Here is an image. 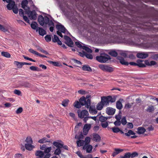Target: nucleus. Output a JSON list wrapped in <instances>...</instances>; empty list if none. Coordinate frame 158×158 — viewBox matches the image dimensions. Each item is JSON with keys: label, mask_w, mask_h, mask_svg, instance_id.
<instances>
[{"label": "nucleus", "mask_w": 158, "mask_h": 158, "mask_svg": "<svg viewBox=\"0 0 158 158\" xmlns=\"http://www.w3.org/2000/svg\"><path fill=\"white\" fill-rule=\"evenodd\" d=\"M99 67L102 70L108 72H111L114 70L113 67L107 65L100 64L99 65Z\"/></svg>", "instance_id": "0eeeda50"}, {"label": "nucleus", "mask_w": 158, "mask_h": 158, "mask_svg": "<svg viewBox=\"0 0 158 158\" xmlns=\"http://www.w3.org/2000/svg\"><path fill=\"white\" fill-rule=\"evenodd\" d=\"M29 51L30 52H31L33 54H34L35 55L38 56H40V57H47V56H44L43 55H42V54H40L38 52L34 51L32 49H31V48L29 50Z\"/></svg>", "instance_id": "f3484780"}, {"label": "nucleus", "mask_w": 158, "mask_h": 158, "mask_svg": "<svg viewBox=\"0 0 158 158\" xmlns=\"http://www.w3.org/2000/svg\"><path fill=\"white\" fill-rule=\"evenodd\" d=\"M115 101V99L113 98L111 96L106 97H103L101 98V102L102 103L104 106H107L109 105V103L114 102Z\"/></svg>", "instance_id": "f03ea898"}, {"label": "nucleus", "mask_w": 158, "mask_h": 158, "mask_svg": "<svg viewBox=\"0 0 158 158\" xmlns=\"http://www.w3.org/2000/svg\"><path fill=\"white\" fill-rule=\"evenodd\" d=\"M64 38L65 40V43L69 47H72L73 45V42L71 38L69 37L64 35Z\"/></svg>", "instance_id": "1a4fd4ad"}, {"label": "nucleus", "mask_w": 158, "mask_h": 158, "mask_svg": "<svg viewBox=\"0 0 158 158\" xmlns=\"http://www.w3.org/2000/svg\"><path fill=\"white\" fill-rule=\"evenodd\" d=\"M118 59L119 60L120 63L122 64L127 65L129 64L127 62L125 61L123 58L121 57H118Z\"/></svg>", "instance_id": "b1692460"}, {"label": "nucleus", "mask_w": 158, "mask_h": 158, "mask_svg": "<svg viewBox=\"0 0 158 158\" xmlns=\"http://www.w3.org/2000/svg\"><path fill=\"white\" fill-rule=\"evenodd\" d=\"M58 37L56 35H54V38L52 39V41L53 42H56L59 40Z\"/></svg>", "instance_id": "603ef678"}, {"label": "nucleus", "mask_w": 158, "mask_h": 158, "mask_svg": "<svg viewBox=\"0 0 158 158\" xmlns=\"http://www.w3.org/2000/svg\"><path fill=\"white\" fill-rule=\"evenodd\" d=\"M84 141L82 140H77L76 143L77 146L78 147H81L84 144Z\"/></svg>", "instance_id": "f704fd0d"}, {"label": "nucleus", "mask_w": 158, "mask_h": 158, "mask_svg": "<svg viewBox=\"0 0 158 158\" xmlns=\"http://www.w3.org/2000/svg\"><path fill=\"white\" fill-rule=\"evenodd\" d=\"M47 148L45 144H43L40 146V149L44 151Z\"/></svg>", "instance_id": "69168bd1"}, {"label": "nucleus", "mask_w": 158, "mask_h": 158, "mask_svg": "<svg viewBox=\"0 0 158 158\" xmlns=\"http://www.w3.org/2000/svg\"><path fill=\"white\" fill-rule=\"evenodd\" d=\"M47 24H48L49 26H54V23L53 21L52 20H49V19Z\"/></svg>", "instance_id": "e2e57ef3"}, {"label": "nucleus", "mask_w": 158, "mask_h": 158, "mask_svg": "<svg viewBox=\"0 0 158 158\" xmlns=\"http://www.w3.org/2000/svg\"><path fill=\"white\" fill-rule=\"evenodd\" d=\"M143 61L140 60H138L137 61V66H138L139 67L144 68L146 67L145 65L142 63V62Z\"/></svg>", "instance_id": "bb28decb"}, {"label": "nucleus", "mask_w": 158, "mask_h": 158, "mask_svg": "<svg viewBox=\"0 0 158 158\" xmlns=\"http://www.w3.org/2000/svg\"><path fill=\"white\" fill-rule=\"evenodd\" d=\"M90 98V96L89 95L87 96L85 98L84 97H81L80 99L79 102L76 101L74 103V106L76 108H80L81 106L85 105L87 108H88L91 104Z\"/></svg>", "instance_id": "f257e3e1"}, {"label": "nucleus", "mask_w": 158, "mask_h": 158, "mask_svg": "<svg viewBox=\"0 0 158 158\" xmlns=\"http://www.w3.org/2000/svg\"><path fill=\"white\" fill-rule=\"evenodd\" d=\"M56 27L58 30L56 32L57 34L62 38L63 37V35L61 33V32L67 35L69 33L64 26L61 24L57 25Z\"/></svg>", "instance_id": "20e7f679"}, {"label": "nucleus", "mask_w": 158, "mask_h": 158, "mask_svg": "<svg viewBox=\"0 0 158 158\" xmlns=\"http://www.w3.org/2000/svg\"><path fill=\"white\" fill-rule=\"evenodd\" d=\"M45 39L46 41L48 42L51 41V37L50 35H47L45 37Z\"/></svg>", "instance_id": "49530a36"}, {"label": "nucleus", "mask_w": 158, "mask_h": 158, "mask_svg": "<svg viewBox=\"0 0 158 158\" xmlns=\"http://www.w3.org/2000/svg\"><path fill=\"white\" fill-rule=\"evenodd\" d=\"M82 49L89 53H91L92 52V50L90 49L85 46H83Z\"/></svg>", "instance_id": "e433bc0d"}, {"label": "nucleus", "mask_w": 158, "mask_h": 158, "mask_svg": "<svg viewBox=\"0 0 158 158\" xmlns=\"http://www.w3.org/2000/svg\"><path fill=\"white\" fill-rule=\"evenodd\" d=\"M114 150L115 151L113 152L112 155V156H115L116 155L122 152L123 151V150L118 148H115L114 149Z\"/></svg>", "instance_id": "cd10ccee"}, {"label": "nucleus", "mask_w": 158, "mask_h": 158, "mask_svg": "<svg viewBox=\"0 0 158 158\" xmlns=\"http://www.w3.org/2000/svg\"><path fill=\"white\" fill-rule=\"evenodd\" d=\"M52 150V147H47L45 150L44 151V153H47V154H48V153H49L51 150Z\"/></svg>", "instance_id": "37998d69"}, {"label": "nucleus", "mask_w": 158, "mask_h": 158, "mask_svg": "<svg viewBox=\"0 0 158 158\" xmlns=\"http://www.w3.org/2000/svg\"><path fill=\"white\" fill-rule=\"evenodd\" d=\"M14 64L16 65L17 67L19 69L21 68L23 66L22 62H19L17 61H15Z\"/></svg>", "instance_id": "2f4dec72"}, {"label": "nucleus", "mask_w": 158, "mask_h": 158, "mask_svg": "<svg viewBox=\"0 0 158 158\" xmlns=\"http://www.w3.org/2000/svg\"><path fill=\"white\" fill-rule=\"evenodd\" d=\"M35 158H49L50 155L46 154L45 155L43 151L41 150H37L35 152Z\"/></svg>", "instance_id": "39448f33"}, {"label": "nucleus", "mask_w": 158, "mask_h": 158, "mask_svg": "<svg viewBox=\"0 0 158 158\" xmlns=\"http://www.w3.org/2000/svg\"><path fill=\"white\" fill-rule=\"evenodd\" d=\"M60 143L58 142L54 141L53 142V144L56 147L59 148H61L63 147V142L61 141Z\"/></svg>", "instance_id": "aec40b11"}, {"label": "nucleus", "mask_w": 158, "mask_h": 158, "mask_svg": "<svg viewBox=\"0 0 158 158\" xmlns=\"http://www.w3.org/2000/svg\"><path fill=\"white\" fill-rule=\"evenodd\" d=\"M30 69L32 71H39V68L34 66H31L30 67Z\"/></svg>", "instance_id": "8fccbe9b"}, {"label": "nucleus", "mask_w": 158, "mask_h": 158, "mask_svg": "<svg viewBox=\"0 0 158 158\" xmlns=\"http://www.w3.org/2000/svg\"><path fill=\"white\" fill-rule=\"evenodd\" d=\"M23 86H24L25 87L29 88L31 87V85L28 82H25L23 84Z\"/></svg>", "instance_id": "3c124183"}, {"label": "nucleus", "mask_w": 158, "mask_h": 158, "mask_svg": "<svg viewBox=\"0 0 158 158\" xmlns=\"http://www.w3.org/2000/svg\"><path fill=\"white\" fill-rule=\"evenodd\" d=\"M24 7V8H23L25 10L26 13L27 14L30 11V8L27 6Z\"/></svg>", "instance_id": "13d9d810"}, {"label": "nucleus", "mask_w": 158, "mask_h": 158, "mask_svg": "<svg viewBox=\"0 0 158 158\" xmlns=\"http://www.w3.org/2000/svg\"><path fill=\"white\" fill-rule=\"evenodd\" d=\"M10 26L7 25L6 26H4L0 24V30L4 32H6L8 31Z\"/></svg>", "instance_id": "6ab92c4d"}, {"label": "nucleus", "mask_w": 158, "mask_h": 158, "mask_svg": "<svg viewBox=\"0 0 158 158\" xmlns=\"http://www.w3.org/2000/svg\"><path fill=\"white\" fill-rule=\"evenodd\" d=\"M27 14L30 19L35 20L37 18L36 12L34 10L31 11H30Z\"/></svg>", "instance_id": "9d476101"}, {"label": "nucleus", "mask_w": 158, "mask_h": 158, "mask_svg": "<svg viewBox=\"0 0 158 158\" xmlns=\"http://www.w3.org/2000/svg\"><path fill=\"white\" fill-rule=\"evenodd\" d=\"M82 69L84 71H87L89 72L92 71L91 68L87 65H83L82 67Z\"/></svg>", "instance_id": "7c9ffc66"}, {"label": "nucleus", "mask_w": 158, "mask_h": 158, "mask_svg": "<svg viewBox=\"0 0 158 158\" xmlns=\"http://www.w3.org/2000/svg\"><path fill=\"white\" fill-rule=\"evenodd\" d=\"M23 111V109L22 107L19 108L17 110H16V113L17 114H19L21 113Z\"/></svg>", "instance_id": "052dcab7"}, {"label": "nucleus", "mask_w": 158, "mask_h": 158, "mask_svg": "<svg viewBox=\"0 0 158 158\" xmlns=\"http://www.w3.org/2000/svg\"><path fill=\"white\" fill-rule=\"evenodd\" d=\"M16 6L15 2L14 1H11L7 4V8L8 10H11Z\"/></svg>", "instance_id": "dca6fc26"}, {"label": "nucleus", "mask_w": 158, "mask_h": 158, "mask_svg": "<svg viewBox=\"0 0 158 158\" xmlns=\"http://www.w3.org/2000/svg\"><path fill=\"white\" fill-rule=\"evenodd\" d=\"M111 59L110 57L106 54H102L100 56H96V59L101 63H105Z\"/></svg>", "instance_id": "7ed1b4c3"}, {"label": "nucleus", "mask_w": 158, "mask_h": 158, "mask_svg": "<svg viewBox=\"0 0 158 158\" xmlns=\"http://www.w3.org/2000/svg\"><path fill=\"white\" fill-rule=\"evenodd\" d=\"M61 148H57L54 151V154L56 155H59L61 152Z\"/></svg>", "instance_id": "c03bdc74"}, {"label": "nucleus", "mask_w": 158, "mask_h": 158, "mask_svg": "<svg viewBox=\"0 0 158 158\" xmlns=\"http://www.w3.org/2000/svg\"><path fill=\"white\" fill-rule=\"evenodd\" d=\"M77 112L79 117L81 118H83L84 117L88 116L89 115L88 112L86 110L81 111L79 110H77Z\"/></svg>", "instance_id": "6e6552de"}, {"label": "nucleus", "mask_w": 158, "mask_h": 158, "mask_svg": "<svg viewBox=\"0 0 158 158\" xmlns=\"http://www.w3.org/2000/svg\"><path fill=\"white\" fill-rule=\"evenodd\" d=\"M25 142L27 143H33L32 139L30 137H27L25 140Z\"/></svg>", "instance_id": "4c0bfd02"}, {"label": "nucleus", "mask_w": 158, "mask_h": 158, "mask_svg": "<svg viewBox=\"0 0 158 158\" xmlns=\"http://www.w3.org/2000/svg\"><path fill=\"white\" fill-rule=\"evenodd\" d=\"M38 24L35 22H33L31 24V26L32 28L34 30H35L36 31H38V28L37 27Z\"/></svg>", "instance_id": "c85d7f7f"}, {"label": "nucleus", "mask_w": 158, "mask_h": 158, "mask_svg": "<svg viewBox=\"0 0 158 158\" xmlns=\"http://www.w3.org/2000/svg\"><path fill=\"white\" fill-rule=\"evenodd\" d=\"M50 142L51 141L50 139L45 137L43 138L38 141V142L41 143H44L47 142L50 143Z\"/></svg>", "instance_id": "5701e85b"}, {"label": "nucleus", "mask_w": 158, "mask_h": 158, "mask_svg": "<svg viewBox=\"0 0 158 158\" xmlns=\"http://www.w3.org/2000/svg\"><path fill=\"white\" fill-rule=\"evenodd\" d=\"M121 123L123 125H125L127 123V120L126 119V117H123L121 119Z\"/></svg>", "instance_id": "de8ad7c7"}, {"label": "nucleus", "mask_w": 158, "mask_h": 158, "mask_svg": "<svg viewBox=\"0 0 158 158\" xmlns=\"http://www.w3.org/2000/svg\"><path fill=\"white\" fill-rule=\"evenodd\" d=\"M108 123L107 122H104L102 123L101 125L103 128H106L108 126Z\"/></svg>", "instance_id": "5fc2aeb1"}, {"label": "nucleus", "mask_w": 158, "mask_h": 158, "mask_svg": "<svg viewBox=\"0 0 158 158\" xmlns=\"http://www.w3.org/2000/svg\"><path fill=\"white\" fill-rule=\"evenodd\" d=\"M2 55L7 58H10V54L7 52H1Z\"/></svg>", "instance_id": "72a5a7b5"}, {"label": "nucleus", "mask_w": 158, "mask_h": 158, "mask_svg": "<svg viewBox=\"0 0 158 158\" xmlns=\"http://www.w3.org/2000/svg\"><path fill=\"white\" fill-rule=\"evenodd\" d=\"M85 56L87 57V58L90 59H92L93 58L92 55L89 54H88L86 52Z\"/></svg>", "instance_id": "864d4df0"}, {"label": "nucleus", "mask_w": 158, "mask_h": 158, "mask_svg": "<svg viewBox=\"0 0 158 158\" xmlns=\"http://www.w3.org/2000/svg\"><path fill=\"white\" fill-rule=\"evenodd\" d=\"M49 18L47 16L43 17L42 15H40L38 17V21L40 25L42 26L44 24H47Z\"/></svg>", "instance_id": "423d86ee"}, {"label": "nucleus", "mask_w": 158, "mask_h": 158, "mask_svg": "<svg viewBox=\"0 0 158 158\" xmlns=\"http://www.w3.org/2000/svg\"><path fill=\"white\" fill-rule=\"evenodd\" d=\"M32 144V143H26L25 144V146L26 149L29 151L31 150L35 147Z\"/></svg>", "instance_id": "4be33fe9"}, {"label": "nucleus", "mask_w": 158, "mask_h": 158, "mask_svg": "<svg viewBox=\"0 0 158 158\" xmlns=\"http://www.w3.org/2000/svg\"><path fill=\"white\" fill-rule=\"evenodd\" d=\"M114 124L116 126H119L121 125V122L119 120H117L114 123Z\"/></svg>", "instance_id": "338daca9"}, {"label": "nucleus", "mask_w": 158, "mask_h": 158, "mask_svg": "<svg viewBox=\"0 0 158 158\" xmlns=\"http://www.w3.org/2000/svg\"><path fill=\"white\" fill-rule=\"evenodd\" d=\"M107 119L106 117H104L103 116H101L99 118V120L102 123L105 122Z\"/></svg>", "instance_id": "79ce46f5"}, {"label": "nucleus", "mask_w": 158, "mask_h": 158, "mask_svg": "<svg viewBox=\"0 0 158 158\" xmlns=\"http://www.w3.org/2000/svg\"><path fill=\"white\" fill-rule=\"evenodd\" d=\"M28 2L27 0L23 1L22 2L21 5L22 8H24L25 6H27L28 4Z\"/></svg>", "instance_id": "58836bf2"}, {"label": "nucleus", "mask_w": 158, "mask_h": 158, "mask_svg": "<svg viewBox=\"0 0 158 158\" xmlns=\"http://www.w3.org/2000/svg\"><path fill=\"white\" fill-rule=\"evenodd\" d=\"M90 141V138L89 137H87L85 138V145H89Z\"/></svg>", "instance_id": "c9c22d12"}, {"label": "nucleus", "mask_w": 158, "mask_h": 158, "mask_svg": "<svg viewBox=\"0 0 158 158\" xmlns=\"http://www.w3.org/2000/svg\"><path fill=\"white\" fill-rule=\"evenodd\" d=\"M111 129L113 131L114 133H118L120 131L119 129L117 127H114L112 128Z\"/></svg>", "instance_id": "a18cd8bd"}, {"label": "nucleus", "mask_w": 158, "mask_h": 158, "mask_svg": "<svg viewBox=\"0 0 158 158\" xmlns=\"http://www.w3.org/2000/svg\"><path fill=\"white\" fill-rule=\"evenodd\" d=\"M38 31H39V34L40 35L43 36L46 34V31L41 28L39 27L38 28Z\"/></svg>", "instance_id": "c756f323"}, {"label": "nucleus", "mask_w": 158, "mask_h": 158, "mask_svg": "<svg viewBox=\"0 0 158 158\" xmlns=\"http://www.w3.org/2000/svg\"><path fill=\"white\" fill-rule=\"evenodd\" d=\"M104 106L102 102L101 101L99 102L98 103L96 106L97 110H102Z\"/></svg>", "instance_id": "a878e982"}, {"label": "nucleus", "mask_w": 158, "mask_h": 158, "mask_svg": "<svg viewBox=\"0 0 158 158\" xmlns=\"http://www.w3.org/2000/svg\"><path fill=\"white\" fill-rule=\"evenodd\" d=\"M83 150H86L87 152L90 153L91 152L93 147L91 145H84L82 148Z\"/></svg>", "instance_id": "f8f14e48"}, {"label": "nucleus", "mask_w": 158, "mask_h": 158, "mask_svg": "<svg viewBox=\"0 0 158 158\" xmlns=\"http://www.w3.org/2000/svg\"><path fill=\"white\" fill-rule=\"evenodd\" d=\"M130 157H131V153L128 152L125 155L123 158H130Z\"/></svg>", "instance_id": "680f3d73"}, {"label": "nucleus", "mask_w": 158, "mask_h": 158, "mask_svg": "<svg viewBox=\"0 0 158 158\" xmlns=\"http://www.w3.org/2000/svg\"><path fill=\"white\" fill-rule=\"evenodd\" d=\"M75 44L77 45V46L79 48H83V46H82L81 45V44L79 42H75Z\"/></svg>", "instance_id": "6e6d98bb"}, {"label": "nucleus", "mask_w": 158, "mask_h": 158, "mask_svg": "<svg viewBox=\"0 0 158 158\" xmlns=\"http://www.w3.org/2000/svg\"><path fill=\"white\" fill-rule=\"evenodd\" d=\"M109 54L110 55L113 56L114 57H116L117 56L118 54L117 52L115 51H110L109 52Z\"/></svg>", "instance_id": "a19ab883"}, {"label": "nucleus", "mask_w": 158, "mask_h": 158, "mask_svg": "<svg viewBox=\"0 0 158 158\" xmlns=\"http://www.w3.org/2000/svg\"><path fill=\"white\" fill-rule=\"evenodd\" d=\"M115 110L110 107H107L106 108V112L109 115L114 114L115 112Z\"/></svg>", "instance_id": "2eb2a0df"}, {"label": "nucleus", "mask_w": 158, "mask_h": 158, "mask_svg": "<svg viewBox=\"0 0 158 158\" xmlns=\"http://www.w3.org/2000/svg\"><path fill=\"white\" fill-rule=\"evenodd\" d=\"M136 56L138 58L144 59L148 57V55L146 53L141 52L137 53Z\"/></svg>", "instance_id": "4468645a"}, {"label": "nucleus", "mask_w": 158, "mask_h": 158, "mask_svg": "<svg viewBox=\"0 0 158 158\" xmlns=\"http://www.w3.org/2000/svg\"><path fill=\"white\" fill-rule=\"evenodd\" d=\"M125 135L127 136H129L130 135H134L135 133L132 130H129L127 133H125Z\"/></svg>", "instance_id": "ea45409f"}, {"label": "nucleus", "mask_w": 158, "mask_h": 158, "mask_svg": "<svg viewBox=\"0 0 158 158\" xmlns=\"http://www.w3.org/2000/svg\"><path fill=\"white\" fill-rule=\"evenodd\" d=\"M93 140L97 142H99L101 140V137L98 134H93Z\"/></svg>", "instance_id": "412c9836"}, {"label": "nucleus", "mask_w": 158, "mask_h": 158, "mask_svg": "<svg viewBox=\"0 0 158 158\" xmlns=\"http://www.w3.org/2000/svg\"><path fill=\"white\" fill-rule=\"evenodd\" d=\"M68 102L69 100H65L63 101L62 104L63 106L66 107L68 105Z\"/></svg>", "instance_id": "09e8293b"}, {"label": "nucleus", "mask_w": 158, "mask_h": 158, "mask_svg": "<svg viewBox=\"0 0 158 158\" xmlns=\"http://www.w3.org/2000/svg\"><path fill=\"white\" fill-rule=\"evenodd\" d=\"M86 52L84 51H82V52H78V54L80 56L83 57L84 56H85Z\"/></svg>", "instance_id": "0e129e2a"}, {"label": "nucleus", "mask_w": 158, "mask_h": 158, "mask_svg": "<svg viewBox=\"0 0 158 158\" xmlns=\"http://www.w3.org/2000/svg\"><path fill=\"white\" fill-rule=\"evenodd\" d=\"M91 127V125L90 124H85L83 127V132L84 135H86Z\"/></svg>", "instance_id": "9b49d317"}, {"label": "nucleus", "mask_w": 158, "mask_h": 158, "mask_svg": "<svg viewBox=\"0 0 158 158\" xmlns=\"http://www.w3.org/2000/svg\"><path fill=\"white\" fill-rule=\"evenodd\" d=\"M76 154H77L78 156L80 157L81 158H85V157H84L81 154L80 152L78 151L76 152Z\"/></svg>", "instance_id": "bf43d9fd"}, {"label": "nucleus", "mask_w": 158, "mask_h": 158, "mask_svg": "<svg viewBox=\"0 0 158 158\" xmlns=\"http://www.w3.org/2000/svg\"><path fill=\"white\" fill-rule=\"evenodd\" d=\"M116 108L119 109H121L123 107V106L122 103L120 101H117L116 104Z\"/></svg>", "instance_id": "473e14b6"}, {"label": "nucleus", "mask_w": 158, "mask_h": 158, "mask_svg": "<svg viewBox=\"0 0 158 158\" xmlns=\"http://www.w3.org/2000/svg\"><path fill=\"white\" fill-rule=\"evenodd\" d=\"M88 108H89V112L90 113L93 115L96 114L97 113V110L96 109L95 106H90Z\"/></svg>", "instance_id": "ddd939ff"}, {"label": "nucleus", "mask_w": 158, "mask_h": 158, "mask_svg": "<svg viewBox=\"0 0 158 158\" xmlns=\"http://www.w3.org/2000/svg\"><path fill=\"white\" fill-rule=\"evenodd\" d=\"M155 108L154 106L152 105H149L148 106L146 110L148 112L152 113L154 112Z\"/></svg>", "instance_id": "a211bd4d"}, {"label": "nucleus", "mask_w": 158, "mask_h": 158, "mask_svg": "<svg viewBox=\"0 0 158 158\" xmlns=\"http://www.w3.org/2000/svg\"><path fill=\"white\" fill-rule=\"evenodd\" d=\"M13 12L15 14H17L18 12V9L17 7L16 6L15 7L13 8L12 9Z\"/></svg>", "instance_id": "4d7b16f0"}, {"label": "nucleus", "mask_w": 158, "mask_h": 158, "mask_svg": "<svg viewBox=\"0 0 158 158\" xmlns=\"http://www.w3.org/2000/svg\"><path fill=\"white\" fill-rule=\"evenodd\" d=\"M146 131L145 129L142 127H139L137 129V133L139 134H143Z\"/></svg>", "instance_id": "393cba45"}, {"label": "nucleus", "mask_w": 158, "mask_h": 158, "mask_svg": "<svg viewBox=\"0 0 158 158\" xmlns=\"http://www.w3.org/2000/svg\"><path fill=\"white\" fill-rule=\"evenodd\" d=\"M14 93L15 94L19 95H20L21 94V91L20 90L17 89L15 90L14 91Z\"/></svg>", "instance_id": "774afa93"}]
</instances>
